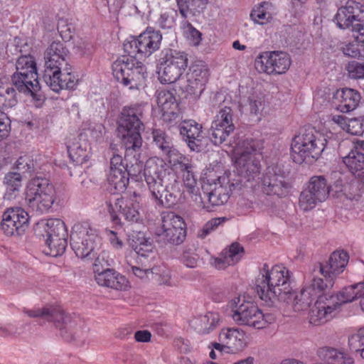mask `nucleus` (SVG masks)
Wrapping results in <instances>:
<instances>
[{
    "label": "nucleus",
    "mask_w": 364,
    "mask_h": 364,
    "mask_svg": "<svg viewBox=\"0 0 364 364\" xmlns=\"http://www.w3.org/2000/svg\"><path fill=\"white\" fill-rule=\"evenodd\" d=\"M16 72L21 76L28 75L30 73L38 74L36 63L34 58L31 55H22L19 57L16 63Z\"/></svg>",
    "instance_id": "44"
},
{
    "label": "nucleus",
    "mask_w": 364,
    "mask_h": 364,
    "mask_svg": "<svg viewBox=\"0 0 364 364\" xmlns=\"http://www.w3.org/2000/svg\"><path fill=\"white\" fill-rule=\"evenodd\" d=\"M318 203L321 202L315 198L307 188L301 191L299 200V206L301 210L304 212L309 211L314 208Z\"/></svg>",
    "instance_id": "53"
},
{
    "label": "nucleus",
    "mask_w": 364,
    "mask_h": 364,
    "mask_svg": "<svg viewBox=\"0 0 364 364\" xmlns=\"http://www.w3.org/2000/svg\"><path fill=\"white\" fill-rule=\"evenodd\" d=\"M220 316L218 313L208 312L190 321V326L200 334H207L213 331L219 324Z\"/></svg>",
    "instance_id": "34"
},
{
    "label": "nucleus",
    "mask_w": 364,
    "mask_h": 364,
    "mask_svg": "<svg viewBox=\"0 0 364 364\" xmlns=\"http://www.w3.org/2000/svg\"><path fill=\"white\" fill-rule=\"evenodd\" d=\"M327 144L326 136L314 127L305 128L291 141V156L297 164H312L320 158Z\"/></svg>",
    "instance_id": "3"
},
{
    "label": "nucleus",
    "mask_w": 364,
    "mask_h": 364,
    "mask_svg": "<svg viewBox=\"0 0 364 364\" xmlns=\"http://www.w3.org/2000/svg\"><path fill=\"white\" fill-rule=\"evenodd\" d=\"M346 131L352 135H362L364 133V119H350Z\"/></svg>",
    "instance_id": "62"
},
{
    "label": "nucleus",
    "mask_w": 364,
    "mask_h": 364,
    "mask_svg": "<svg viewBox=\"0 0 364 364\" xmlns=\"http://www.w3.org/2000/svg\"><path fill=\"white\" fill-rule=\"evenodd\" d=\"M342 161L355 177H364V153L359 147L350 150L347 156L343 157Z\"/></svg>",
    "instance_id": "35"
},
{
    "label": "nucleus",
    "mask_w": 364,
    "mask_h": 364,
    "mask_svg": "<svg viewBox=\"0 0 364 364\" xmlns=\"http://www.w3.org/2000/svg\"><path fill=\"white\" fill-rule=\"evenodd\" d=\"M162 36L159 31L147 28L138 37L133 38L124 43V50L127 54L136 58H146L159 48Z\"/></svg>",
    "instance_id": "13"
},
{
    "label": "nucleus",
    "mask_w": 364,
    "mask_h": 364,
    "mask_svg": "<svg viewBox=\"0 0 364 364\" xmlns=\"http://www.w3.org/2000/svg\"><path fill=\"white\" fill-rule=\"evenodd\" d=\"M202 129V125L193 119L184 120L178 125L180 134L193 151L199 152L203 148Z\"/></svg>",
    "instance_id": "24"
},
{
    "label": "nucleus",
    "mask_w": 364,
    "mask_h": 364,
    "mask_svg": "<svg viewBox=\"0 0 364 364\" xmlns=\"http://www.w3.org/2000/svg\"><path fill=\"white\" fill-rule=\"evenodd\" d=\"M269 4L264 2L257 8L254 9L251 14V18L259 24H265L272 19L271 14L267 11Z\"/></svg>",
    "instance_id": "52"
},
{
    "label": "nucleus",
    "mask_w": 364,
    "mask_h": 364,
    "mask_svg": "<svg viewBox=\"0 0 364 364\" xmlns=\"http://www.w3.org/2000/svg\"><path fill=\"white\" fill-rule=\"evenodd\" d=\"M244 249L238 242H233L218 257L213 258V265L218 269H225L237 262L243 255Z\"/></svg>",
    "instance_id": "32"
},
{
    "label": "nucleus",
    "mask_w": 364,
    "mask_h": 364,
    "mask_svg": "<svg viewBox=\"0 0 364 364\" xmlns=\"http://www.w3.org/2000/svg\"><path fill=\"white\" fill-rule=\"evenodd\" d=\"M168 163L171 170L179 173L182 176L184 186L191 195V198L199 207L208 208L204 202V198L198 194V188L196 186L195 175V166L191 158L179 152L175 149L167 156Z\"/></svg>",
    "instance_id": "8"
},
{
    "label": "nucleus",
    "mask_w": 364,
    "mask_h": 364,
    "mask_svg": "<svg viewBox=\"0 0 364 364\" xmlns=\"http://www.w3.org/2000/svg\"><path fill=\"white\" fill-rule=\"evenodd\" d=\"M156 97L164 119H171L174 117L178 105L173 92L165 89H159L156 92Z\"/></svg>",
    "instance_id": "33"
},
{
    "label": "nucleus",
    "mask_w": 364,
    "mask_h": 364,
    "mask_svg": "<svg viewBox=\"0 0 364 364\" xmlns=\"http://www.w3.org/2000/svg\"><path fill=\"white\" fill-rule=\"evenodd\" d=\"M198 259V255L191 249L183 250L181 257L182 263L189 268H195L197 266Z\"/></svg>",
    "instance_id": "64"
},
{
    "label": "nucleus",
    "mask_w": 364,
    "mask_h": 364,
    "mask_svg": "<svg viewBox=\"0 0 364 364\" xmlns=\"http://www.w3.org/2000/svg\"><path fill=\"white\" fill-rule=\"evenodd\" d=\"M136 253L141 257H149L154 253V245L149 239L142 238L139 243L133 245Z\"/></svg>",
    "instance_id": "56"
},
{
    "label": "nucleus",
    "mask_w": 364,
    "mask_h": 364,
    "mask_svg": "<svg viewBox=\"0 0 364 364\" xmlns=\"http://www.w3.org/2000/svg\"><path fill=\"white\" fill-rule=\"evenodd\" d=\"M110 263L107 259V254L105 252H102L95 258L93 264V271L95 275L99 273L104 272L107 269H109Z\"/></svg>",
    "instance_id": "59"
},
{
    "label": "nucleus",
    "mask_w": 364,
    "mask_h": 364,
    "mask_svg": "<svg viewBox=\"0 0 364 364\" xmlns=\"http://www.w3.org/2000/svg\"><path fill=\"white\" fill-rule=\"evenodd\" d=\"M331 289V280L323 281L322 278L313 277L294 296L293 301L294 311H301L306 309L316 298L318 299L321 294H328Z\"/></svg>",
    "instance_id": "14"
},
{
    "label": "nucleus",
    "mask_w": 364,
    "mask_h": 364,
    "mask_svg": "<svg viewBox=\"0 0 364 364\" xmlns=\"http://www.w3.org/2000/svg\"><path fill=\"white\" fill-rule=\"evenodd\" d=\"M97 230L88 222L74 225L70 235V245L76 255L80 258H92L100 246Z\"/></svg>",
    "instance_id": "9"
},
{
    "label": "nucleus",
    "mask_w": 364,
    "mask_h": 364,
    "mask_svg": "<svg viewBox=\"0 0 364 364\" xmlns=\"http://www.w3.org/2000/svg\"><path fill=\"white\" fill-rule=\"evenodd\" d=\"M16 91L14 85L0 82V109L6 110L16 105Z\"/></svg>",
    "instance_id": "40"
},
{
    "label": "nucleus",
    "mask_w": 364,
    "mask_h": 364,
    "mask_svg": "<svg viewBox=\"0 0 364 364\" xmlns=\"http://www.w3.org/2000/svg\"><path fill=\"white\" fill-rule=\"evenodd\" d=\"M218 340L225 343L227 353L235 354L242 352L247 346V336L244 331L237 328L221 329Z\"/></svg>",
    "instance_id": "25"
},
{
    "label": "nucleus",
    "mask_w": 364,
    "mask_h": 364,
    "mask_svg": "<svg viewBox=\"0 0 364 364\" xmlns=\"http://www.w3.org/2000/svg\"><path fill=\"white\" fill-rule=\"evenodd\" d=\"M11 82L19 92L23 93L26 96H31L33 99L36 98L41 90L38 74L30 73L26 77L13 74Z\"/></svg>",
    "instance_id": "31"
},
{
    "label": "nucleus",
    "mask_w": 364,
    "mask_h": 364,
    "mask_svg": "<svg viewBox=\"0 0 364 364\" xmlns=\"http://www.w3.org/2000/svg\"><path fill=\"white\" fill-rule=\"evenodd\" d=\"M306 188L321 203L324 201L329 195L330 186L322 176L311 177Z\"/></svg>",
    "instance_id": "39"
},
{
    "label": "nucleus",
    "mask_w": 364,
    "mask_h": 364,
    "mask_svg": "<svg viewBox=\"0 0 364 364\" xmlns=\"http://www.w3.org/2000/svg\"><path fill=\"white\" fill-rule=\"evenodd\" d=\"M46 244L49 249L46 254L52 257H57L65 252L67 247V240L65 236H58L46 239Z\"/></svg>",
    "instance_id": "49"
},
{
    "label": "nucleus",
    "mask_w": 364,
    "mask_h": 364,
    "mask_svg": "<svg viewBox=\"0 0 364 364\" xmlns=\"http://www.w3.org/2000/svg\"><path fill=\"white\" fill-rule=\"evenodd\" d=\"M115 145L111 144L110 150L112 152V157L110 159V170H119L122 169L123 171H127L128 173L132 177H137L143 168V163L139 159V156L133 155V156L128 157V161L122 159V156L117 151Z\"/></svg>",
    "instance_id": "27"
},
{
    "label": "nucleus",
    "mask_w": 364,
    "mask_h": 364,
    "mask_svg": "<svg viewBox=\"0 0 364 364\" xmlns=\"http://www.w3.org/2000/svg\"><path fill=\"white\" fill-rule=\"evenodd\" d=\"M334 20L341 29H346L364 21V5L354 1H348L337 11Z\"/></svg>",
    "instance_id": "21"
},
{
    "label": "nucleus",
    "mask_w": 364,
    "mask_h": 364,
    "mask_svg": "<svg viewBox=\"0 0 364 364\" xmlns=\"http://www.w3.org/2000/svg\"><path fill=\"white\" fill-rule=\"evenodd\" d=\"M274 67L272 72L273 74H283L289 68L291 59L289 55L284 52H272Z\"/></svg>",
    "instance_id": "46"
},
{
    "label": "nucleus",
    "mask_w": 364,
    "mask_h": 364,
    "mask_svg": "<svg viewBox=\"0 0 364 364\" xmlns=\"http://www.w3.org/2000/svg\"><path fill=\"white\" fill-rule=\"evenodd\" d=\"M166 171V164L163 159L150 158L144 165V176L149 190L157 204L170 208L176 204L177 196L164 184Z\"/></svg>",
    "instance_id": "2"
},
{
    "label": "nucleus",
    "mask_w": 364,
    "mask_h": 364,
    "mask_svg": "<svg viewBox=\"0 0 364 364\" xmlns=\"http://www.w3.org/2000/svg\"><path fill=\"white\" fill-rule=\"evenodd\" d=\"M233 321L239 325H246L260 329L274 321L271 314H264L252 301L244 296L233 298L229 302Z\"/></svg>",
    "instance_id": "5"
},
{
    "label": "nucleus",
    "mask_w": 364,
    "mask_h": 364,
    "mask_svg": "<svg viewBox=\"0 0 364 364\" xmlns=\"http://www.w3.org/2000/svg\"><path fill=\"white\" fill-rule=\"evenodd\" d=\"M22 178L18 173H9L5 176L4 183L6 186L7 192L12 194L15 191H18L21 186Z\"/></svg>",
    "instance_id": "55"
},
{
    "label": "nucleus",
    "mask_w": 364,
    "mask_h": 364,
    "mask_svg": "<svg viewBox=\"0 0 364 364\" xmlns=\"http://www.w3.org/2000/svg\"><path fill=\"white\" fill-rule=\"evenodd\" d=\"M139 209V201L135 193L129 197L118 198L115 200L114 204H109V211L112 214V220L114 222L119 220L116 213L121 214L127 221L138 222L141 218Z\"/></svg>",
    "instance_id": "19"
},
{
    "label": "nucleus",
    "mask_w": 364,
    "mask_h": 364,
    "mask_svg": "<svg viewBox=\"0 0 364 364\" xmlns=\"http://www.w3.org/2000/svg\"><path fill=\"white\" fill-rule=\"evenodd\" d=\"M70 160L77 165H82L89 159V151L77 141L68 145Z\"/></svg>",
    "instance_id": "42"
},
{
    "label": "nucleus",
    "mask_w": 364,
    "mask_h": 364,
    "mask_svg": "<svg viewBox=\"0 0 364 364\" xmlns=\"http://www.w3.org/2000/svg\"><path fill=\"white\" fill-rule=\"evenodd\" d=\"M77 53L81 56L89 57L93 54L95 47L89 41L80 39L75 45Z\"/></svg>",
    "instance_id": "63"
},
{
    "label": "nucleus",
    "mask_w": 364,
    "mask_h": 364,
    "mask_svg": "<svg viewBox=\"0 0 364 364\" xmlns=\"http://www.w3.org/2000/svg\"><path fill=\"white\" fill-rule=\"evenodd\" d=\"M154 144L161 150L166 156L176 148L173 147L172 141L166 134L161 129H154L152 132Z\"/></svg>",
    "instance_id": "45"
},
{
    "label": "nucleus",
    "mask_w": 364,
    "mask_h": 364,
    "mask_svg": "<svg viewBox=\"0 0 364 364\" xmlns=\"http://www.w3.org/2000/svg\"><path fill=\"white\" fill-rule=\"evenodd\" d=\"M321 360L328 364H353V359L348 354L331 347H322L317 350Z\"/></svg>",
    "instance_id": "37"
},
{
    "label": "nucleus",
    "mask_w": 364,
    "mask_h": 364,
    "mask_svg": "<svg viewBox=\"0 0 364 364\" xmlns=\"http://www.w3.org/2000/svg\"><path fill=\"white\" fill-rule=\"evenodd\" d=\"M159 80L171 84L177 81L188 66V57L184 53L166 50L159 60Z\"/></svg>",
    "instance_id": "12"
},
{
    "label": "nucleus",
    "mask_w": 364,
    "mask_h": 364,
    "mask_svg": "<svg viewBox=\"0 0 364 364\" xmlns=\"http://www.w3.org/2000/svg\"><path fill=\"white\" fill-rule=\"evenodd\" d=\"M250 113L256 116H264L267 113L268 105L262 94H253L248 98Z\"/></svg>",
    "instance_id": "43"
},
{
    "label": "nucleus",
    "mask_w": 364,
    "mask_h": 364,
    "mask_svg": "<svg viewBox=\"0 0 364 364\" xmlns=\"http://www.w3.org/2000/svg\"><path fill=\"white\" fill-rule=\"evenodd\" d=\"M232 132L212 122V125L208 130V137L215 145H220L224 142L227 137Z\"/></svg>",
    "instance_id": "50"
},
{
    "label": "nucleus",
    "mask_w": 364,
    "mask_h": 364,
    "mask_svg": "<svg viewBox=\"0 0 364 364\" xmlns=\"http://www.w3.org/2000/svg\"><path fill=\"white\" fill-rule=\"evenodd\" d=\"M112 68L114 78L130 90H139L145 83L146 68L134 55L121 56Z\"/></svg>",
    "instance_id": "6"
},
{
    "label": "nucleus",
    "mask_w": 364,
    "mask_h": 364,
    "mask_svg": "<svg viewBox=\"0 0 364 364\" xmlns=\"http://www.w3.org/2000/svg\"><path fill=\"white\" fill-rule=\"evenodd\" d=\"M348 259L346 252L336 250L325 263H318L319 272L323 276V281L331 280L333 287L336 277L344 271Z\"/></svg>",
    "instance_id": "23"
},
{
    "label": "nucleus",
    "mask_w": 364,
    "mask_h": 364,
    "mask_svg": "<svg viewBox=\"0 0 364 364\" xmlns=\"http://www.w3.org/2000/svg\"><path fill=\"white\" fill-rule=\"evenodd\" d=\"M256 291L261 300L272 306L276 300L286 301L292 293L290 272L282 265L269 269L264 264L256 281Z\"/></svg>",
    "instance_id": "1"
},
{
    "label": "nucleus",
    "mask_w": 364,
    "mask_h": 364,
    "mask_svg": "<svg viewBox=\"0 0 364 364\" xmlns=\"http://www.w3.org/2000/svg\"><path fill=\"white\" fill-rule=\"evenodd\" d=\"M15 166L18 171L23 173H30L35 171V162L29 156L25 155L20 156L17 159Z\"/></svg>",
    "instance_id": "57"
},
{
    "label": "nucleus",
    "mask_w": 364,
    "mask_h": 364,
    "mask_svg": "<svg viewBox=\"0 0 364 364\" xmlns=\"http://www.w3.org/2000/svg\"><path fill=\"white\" fill-rule=\"evenodd\" d=\"M180 14L186 18L189 15L196 16V12L191 0H176Z\"/></svg>",
    "instance_id": "61"
},
{
    "label": "nucleus",
    "mask_w": 364,
    "mask_h": 364,
    "mask_svg": "<svg viewBox=\"0 0 364 364\" xmlns=\"http://www.w3.org/2000/svg\"><path fill=\"white\" fill-rule=\"evenodd\" d=\"M229 171L219 176L213 184H208L203 187L204 198L213 206H218L228 202L233 191L240 188L241 181L231 178Z\"/></svg>",
    "instance_id": "11"
},
{
    "label": "nucleus",
    "mask_w": 364,
    "mask_h": 364,
    "mask_svg": "<svg viewBox=\"0 0 364 364\" xmlns=\"http://www.w3.org/2000/svg\"><path fill=\"white\" fill-rule=\"evenodd\" d=\"M255 67L259 73H264L268 75H272L274 67L272 52H264L259 54L255 59Z\"/></svg>",
    "instance_id": "48"
},
{
    "label": "nucleus",
    "mask_w": 364,
    "mask_h": 364,
    "mask_svg": "<svg viewBox=\"0 0 364 364\" xmlns=\"http://www.w3.org/2000/svg\"><path fill=\"white\" fill-rule=\"evenodd\" d=\"M166 242L180 245L186 237V225L183 218L173 212L164 213L162 215L161 232L158 233Z\"/></svg>",
    "instance_id": "15"
},
{
    "label": "nucleus",
    "mask_w": 364,
    "mask_h": 364,
    "mask_svg": "<svg viewBox=\"0 0 364 364\" xmlns=\"http://www.w3.org/2000/svg\"><path fill=\"white\" fill-rule=\"evenodd\" d=\"M68 50L60 42H53L45 52V70L50 71L68 65L67 57Z\"/></svg>",
    "instance_id": "28"
},
{
    "label": "nucleus",
    "mask_w": 364,
    "mask_h": 364,
    "mask_svg": "<svg viewBox=\"0 0 364 364\" xmlns=\"http://www.w3.org/2000/svg\"><path fill=\"white\" fill-rule=\"evenodd\" d=\"M348 76L352 79L364 78V64L356 61L350 62L346 66Z\"/></svg>",
    "instance_id": "60"
},
{
    "label": "nucleus",
    "mask_w": 364,
    "mask_h": 364,
    "mask_svg": "<svg viewBox=\"0 0 364 364\" xmlns=\"http://www.w3.org/2000/svg\"><path fill=\"white\" fill-rule=\"evenodd\" d=\"M209 69L203 61H196L191 64L186 73V83L182 86L184 92L200 96L208 81Z\"/></svg>",
    "instance_id": "17"
},
{
    "label": "nucleus",
    "mask_w": 364,
    "mask_h": 364,
    "mask_svg": "<svg viewBox=\"0 0 364 364\" xmlns=\"http://www.w3.org/2000/svg\"><path fill=\"white\" fill-rule=\"evenodd\" d=\"M291 188L289 182L282 174L277 173L274 168H268L261 179L262 191L268 196H287Z\"/></svg>",
    "instance_id": "22"
},
{
    "label": "nucleus",
    "mask_w": 364,
    "mask_h": 364,
    "mask_svg": "<svg viewBox=\"0 0 364 364\" xmlns=\"http://www.w3.org/2000/svg\"><path fill=\"white\" fill-rule=\"evenodd\" d=\"M228 220V218L226 217H220L213 218L210 220L208 221L202 230L199 232L198 235L201 238H204L206 237L211 231L216 229L219 225L225 223Z\"/></svg>",
    "instance_id": "58"
},
{
    "label": "nucleus",
    "mask_w": 364,
    "mask_h": 364,
    "mask_svg": "<svg viewBox=\"0 0 364 364\" xmlns=\"http://www.w3.org/2000/svg\"><path fill=\"white\" fill-rule=\"evenodd\" d=\"M26 200L34 211L41 214L46 213L55 200V188L47 178H32L26 186Z\"/></svg>",
    "instance_id": "10"
},
{
    "label": "nucleus",
    "mask_w": 364,
    "mask_h": 364,
    "mask_svg": "<svg viewBox=\"0 0 364 364\" xmlns=\"http://www.w3.org/2000/svg\"><path fill=\"white\" fill-rule=\"evenodd\" d=\"M213 122L233 132L235 125L232 122V109L228 107H225L221 109L215 116Z\"/></svg>",
    "instance_id": "51"
},
{
    "label": "nucleus",
    "mask_w": 364,
    "mask_h": 364,
    "mask_svg": "<svg viewBox=\"0 0 364 364\" xmlns=\"http://www.w3.org/2000/svg\"><path fill=\"white\" fill-rule=\"evenodd\" d=\"M95 279L100 286L115 290L126 291L129 287L127 279L113 269H107L104 272L95 275Z\"/></svg>",
    "instance_id": "29"
},
{
    "label": "nucleus",
    "mask_w": 364,
    "mask_h": 364,
    "mask_svg": "<svg viewBox=\"0 0 364 364\" xmlns=\"http://www.w3.org/2000/svg\"><path fill=\"white\" fill-rule=\"evenodd\" d=\"M235 164L238 175L247 181H252L260 173L261 154L253 140L240 141L234 149Z\"/></svg>",
    "instance_id": "7"
},
{
    "label": "nucleus",
    "mask_w": 364,
    "mask_h": 364,
    "mask_svg": "<svg viewBox=\"0 0 364 364\" xmlns=\"http://www.w3.org/2000/svg\"><path fill=\"white\" fill-rule=\"evenodd\" d=\"M46 239L66 236L64 223L59 219H49L44 225Z\"/></svg>",
    "instance_id": "47"
},
{
    "label": "nucleus",
    "mask_w": 364,
    "mask_h": 364,
    "mask_svg": "<svg viewBox=\"0 0 364 364\" xmlns=\"http://www.w3.org/2000/svg\"><path fill=\"white\" fill-rule=\"evenodd\" d=\"M129 176L130 175L127 171H123L120 168L117 171L110 170L107 176V181L116 191L122 192L126 189L129 183Z\"/></svg>",
    "instance_id": "41"
},
{
    "label": "nucleus",
    "mask_w": 364,
    "mask_h": 364,
    "mask_svg": "<svg viewBox=\"0 0 364 364\" xmlns=\"http://www.w3.org/2000/svg\"><path fill=\"white\" fill-rule=\"evenodd\" d=\"M143 116L144 107L140 105L124 107L119 122V130L141 132L144 129Z\"/></svg>",
    "instance_id": "26"
},
{
    "label": "nucleus",
    "mask_w": 364,
    "mask_h": 364,
    "mask_svg": "<svg viewBox=\"0 0 364 364\" xmlns=\"http://www.w3.org/2000/svg\"><path fill=\"white\" fill-rule=\"evenodd\" d=\"M364 294V281L343 288L336 295H331L338 298V308L343 304L352 302L355 299L360 298Z\"/></svg>",
    "instance_id": "38"
},
{
    "label": "nucleus",
    "mask_w": 364,
    "mask_h": 364,
    "mask_svg": "<svg viewBox=\"0 0 364 364\" xmlns=\"http://www.w3.org/2000/svg\"><path fill=\"white\" fill-rule=\"evenodd\" d=\"M122 133V144L125 149V159L137 154L142 145L141 132L131 130H119Z\"/></svg>",
    "instance_id": "36"
},
{
    "label": "nucleus",
    "mask_w": 364,
    "mask_h": 364,
    "mask_svg": "<svg viewBox=\"0 0 364 364\" xmlns=\"http://www.w3.org/2000/svg\"><path fill=\"white\" fill-rule=\"evenodd\" d=\"M334 97L338 102L336 109L343 113H348L355 109L361 100L358 91L348 87L338 90Z\"/></svg>",
    "instance_id": "30"
},
{
    "label": "nucleus",
    "mask_w": 364,
    "mask_h": 364,
    "mask_svg": "<svg viewBox=\"0 0 364 364\" xmlns=\"http://www.w3.org/2000/svg\"><path fill=\"white\" fill-rule=\"evenodd\" d=\"M43 80L46 85L54 92H58L63 89L75 90L78 83L77 76L68 65L60 67L50 71H44Z\"/></svg>",
    "instance_id": "16"
},
{
    "label": "nucleus",
    "mask_w": 364,
    "mask_h": 364,
    "mask_svg": "<svg viewBox=\"0 0 364 364\" xmlns=\"http://www.w3.org/2000/svg\"><path fill=\"white\" fill-rule=\"evenodd\" d=\"M348 345L351 350L359 352L364 358V328L349 337Z\"/></svg>",
    "instance_id": "54"
},
{
    "label": "nucleus",
    "mask_w": 364,
    "mask_h": 364,
    "mask_svg": "<svg viewBox=\"0 0 364 364\" xmlns=\"http://www.w3.org/2000/svg\"><path fill=\"white\" fill-rule=\"evenodd\" d=\"M23 312L31 318H40L49 322H53L60 331L61 336L67 340H80L83 338L82 322L77 318H73L65 314L58 306H48L42 309H23Z\"/></svg>",
    "instance_id": "4"
},
{
    "label": "nucleus",
    "mask_w": 364,
    "mask_h": 364,
    "mask_svg": "<svg viewBox=\"0 0 364 364\" xmlns=\"http://www.w3.org/2000/svg\"><path fill=\"white\" fill-rule=\"evenodd\" d=\"M0 225L7 236L21 235L28 225V214L21 208H8L2 215Z\"/></svg>",
    "instance_id": "18"
},
{
    "label": "nucleus",
    "mask_w": 364,
    "mask_h": 364,
    "mask_svg": "<svg viewBox=\"0 0 364 364\" xmlns=\"http://www.w3.org/2000/svg\"><path fill=\"white\" fill-rule=\"evenodd\" d=\"M338 303V298L321 294L310 309L309 322L315 326L326 323L333 318Z\"/></svg>",
    "instance_id": "20"
}]
</instances>
